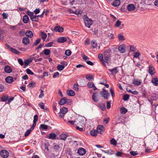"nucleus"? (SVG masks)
<instances>
[{
	"instance_id": "obj_1",
	"label": "nucleus",
	"mask_w": 158,
	"mask_h": 158,
	"mask_svg": "<svg viewBox=\"0 0 158 158\" xmlns=\"http://www.w3.org/2000/svg\"><path fill=\"white\" fill-rule=\"evenodd\" d=\"M110 52V50L109 49L106 50H105L104 53L105 54H106V56H105L104 57V60L102 62V64L105 66H106L105 63H108V61L109 60V59L110 56H109V54Z\"/></svg>"
},
{
	"instance_id": "obj_2",
	"label": "nucleus",
	"mask_w": 158,
	"mask_h": 158,
	"mask_svg": "<svg viewBox=\"0 0 158 158\" xmlns=\"http://www.w3.org/2000/svg\"><path fill=\"white\" fill-rule=\"evenodd\" d=\"M68 111L67 108L63 107L60 110V111L58 113V116L61 118H63L64 115Z\"/></svg>"
},
{
	"instance_id": "obj_3",
	"label": "nucleus",
	"mask_w": 158,
	"mask_h": 158,
	"mask_svg": "<svg viewBox=\"0 0 158 158\" xmlns=\"http://www.w3.org/2000/svg\"><path fill=\"white\" fill-rule=\"evenodd\" d=\"M100 94L105 99H107L110 96L109 92L104 88L103 89L102 91L100 92Z\"/></svg>"
},
{
	"instance_id": "obj_4",
	"label": "nucleus",
	"mask_w": 158,
	"mask_h": 158,
	"mask_svg": "<svg viewBox=\"0 0 158 158\" xmlns=\"http://www.w3.org/2000/svg\"><path fill=\"white\" fill-rule=\"evenodd\" d=\"M85 26L88 28H89L90 26L92 24L93 21L88 18H86L84 20Z\"/></svg>"
},
{
	"instance_id": "obj_5",
	"label": "nucleus",
	"mask_w": 158,
	"mask_h": 158,
	"mask_svg": "<svg viewBox=\"0 0 158 158\" xmlns=\"http://www.w3.org/2000/svg\"><path fill=\"white\" fill-rule=\"evenodd\" d=\"M1 156L3 158H6L9 156V153L6 150H2L0 152Z\"/></svg>"
},
{
	"instance_id": "obj_6",
	"label": "nucleus",
	"mask_w": 158,
	"mask_h": 158,
	"mask_svg": "<svg viewBox=\"0 0 158 158\" xmlns=\"http://www.w3.org/2000/svg\"><path fill=\"white\" fill-rule=\"evenodd\" d=\"M104 128L102 125H98L97 128V131L100 134H102L104 132Z\"/></svg>"
},
{
	"instance_id": "obj_7",
	"label": "nucleus",
	"mask_w": 158,
	"mask_h": 158,
	"mask_svg": "<svg viewBox=\"0 0 158 158\" xmlns=\"http://www.w3.org/2000/svg\"><path fill=\"white\" fill-rule=\"evenodd\" d=\"M148 73L152 76L154 75L156 73L155 68L153 66H149Z\"/></svg>"
},
{
	"instance_id": "obj_8",
	"label": "nucleus",
	"mask_w": 158,
	"mask_h": 158,
	"mask_svg": "<svg viewBox=\"0 0 158 158\" xmlns=\"http://www.w3.org/2000/svg\"><path fill=\"white\" fill-rule=\"evenodd\" d=\"M86 153L85 150L82 148H80L78 150L77 153L80 155L83 156Z\"/></svg>"
},
{
	"instance_id": "obj_9",
	"label": "nucleus",
	"mask_w": 158,
	"mask_h": 158,
	"mask_svg": "<svg viewBox=\"0 0 158 158\" xmlns=\"http://www.w3.org/2000/svg\"><path fill=\"white\" fill-rule=\"evenodd\" d=\"M118 50L122 53H125L126 51L125 46L124 44L120 45L118 47Z\"/></svg>"
},
{
	"instance_id": "obj_10",
	"label": "nucleus",
	"mask_w": 158,
	"mask_h": 158,
	"mask_svg": "<svg viewBox=\"0 0 158 158\" xmlns=\"http://www.w3.org/2000/svg\"><path fill=\"white\" fill-rule=\"evenodd\" d=\"M4 69L5 72L7 73H10L12 71L11 68L8 65L6 66Z\"/></svg>"
},
{
	"instance_id": "obj_11",
	"label": "nucleus",
	"mask_w": 158,
	"mask_h": 158,
	"mask_svg": "<svg viewBox=\"0 0 158 158\" xmlns=\"http://www.w3.org/2000/svg\"><path fill=\"white\" fill-rule=\"evenodd\" d=\"M54 30L55 31L62 32L64 31V28L62 27L58 26L55 27L54 28Z\"/></svg>"
},
{
	"instance_id": "obj_12",
	"label": "nucleus",
	"mask_w": 158,
	"mask_h": 158,
	"mask_svg": "<svg viewBox=\"0 0 158 158\" xmlns=\"http://www.w3.org/2000/svg\"><path fill=\"white\" fill-rule=\"evenodd\" d=\"M30 42L29 39L27 37H23L22 40L23 43L25 45H28Z\"/></svg>"
},
{
	"instance_id": "obj_13",
	"label": "nucleus",
	"mask_w": 158,
	"mask_h": 158,
	"mask_svg": "<svg viewBox=\"0 0 158 158\" xmlns=\"http://www.w3.org/2000/svg\"><path fill=\"white\" fill-rule=\"evenodd\" d=\"M33 60V58L31 57V58L25 60L24 62V65L26 66H27L28 65L31 64Z\"/></svg>"
},
{
	"instance_id": "obj_14",
	"label": "nucleus",
	"mask_w": 158,
	"mask_h": 158,
	"mask_svg": "<svg viewBox=\"0 0 158 158\" xmlns=\"http://www.w3.org/2000/svg\"><path fill=\"white\" fill-rule=\"evenodd\" d=\"M51 52L49 49H44L42 52H40V55H41V54H43V53L44 54L48 56L49 55L50 53Z\"/></svg>"
},
{
	"instance_id": "obj_15",
	"label": "nucleus",
	"mask_w": 158,
	"mask_h": 158,
	"mask_svg": "<svg viewBox=\"0 0 158 158\" xmlns=\"http://www.w3.org/2000/svg\"><path fill=\"white\" fill-rule=\"evenodd\" d=\"M98 94L97 92H94L92 96V98L93 100L95 102H97L99 99L97 97V95Z\"/></svg>"
},
{
	"instance_id": "obj_16",
	"label": "nucleus",
	"mask_w": 158,
	"mask_h": 158,
	"mask_svg": "<svg viewBox=\"0 0 158 158\" xmlns=\"http://www.w3.org/2000/svg\"><path fill=\"white\" fill-rule=\"evenodd\" d=\"M67 40L66 38L64 37H61L57 39V41L59 43H64Z\"/></svg>"
},
{
	"instance_id": "obj_17",
	"label": "nucleus",
	"mask_w": 158,
	"mask_h": 158,
	"mask_svg": "<svg viewBox=\"0 0 158 158\" xmlns=\"http://www.w3.org/2000/svg\"><path fill=\"white\" fill-rule=\"evenodd\" d=\"M127 8L128 11H132L134 10L135 7L133 4H130L127 6Z\"/></svg>"
},
{
	"instance_id": "obj_18",
	"label": "nucleus",
	"mask_w": 158,
	"mask_h": 158,
	"mask_svg": "<svg viewBox=\"0 0 158 158\" xmlns=\"http://www.w3.org/2000/svg\"><path fill=\"white\" fill-rule=\"evenodd\" d=\"M40 36L44 41H45L47 37L46 33L43 31H41L40 33Z\"/></svg>"
},
{
	"instance_id": "obj_19",
	"label": "nucleus",
	"mask_w": 158,
	"mask_h": 158,
	"mask_svg": "<svg viewBox=\"0 0 158 158\" xmlns=\"http://www.w3.org/2000/svg\"><path fill=\"white\" fill-rule=\"evenodd\" d=\"M67 99L66 98H63L60 100L59 102V104L60 105H63L67 102Z\"/></svg>"
},
{
	"instance_id": "obj_20",
	"label": "nucleus",
	"mask_w": 158,
	"mask_h": 158,
	"mask_svg": "<svg viewBox=\"0 0 158 158\" xmlns=\"http://www.w3.org/2000/svg\"><path fill=\"white\" fill-rule=\"evenodd\" d=\"M118 38L119 40L123 41L125 40V38L123 36V33H121L118 34Z\"/></svg>"
},
{
	"instance_id": "obj_21",
	"label": "nucleus",
	"mask_w": 158,
	"mask_h": 158,
	"mask_svg": "<svg viewBox=\"0 0 158 158\" xmlns=\"http://www.w3.org/2000/svg\"><path fill=\"white\" fill-rule=\"evenodd\" d=\"M120 4V2L119 0H114L112 3V5L115 6L117 7Z\"/></svg>"
},
{
	"instance_id": "obj_22",
	"label": "nucleus",
	"mask_w": 158,
	"mask_h": 158,
	"mask_svg": "<svg viewBox=\"0 0 158 158\" xmlns=\"http://www.w3.org/2000/svg\"><path fill=\"white\" fill-rule=\"evenodd\" d=\"M141 80L139 79L134 80L133 81V83L135 85L138 86L141 83Z\"/></svg>"
},
{
	"instance_id": "obj_23",
	"label": "nucleus",
	"mask_w": 158,
	"mask_h": 158,
	"mask_svg": "<svg viewBox=\"0 0 158 158\" xmlns=\"http://www.w3.org/2000/svg\"><path fill=\"white\" fill-rule=\"evenodd\" d=\"M29 20L28 16L27 15H24L23 18V21L24 23H27Z\"/></svg>"
},
{
	"instance_id": "obj_24",
	"label": "nucleus",
	"mask_w": 158,
	"mask_h": 158,
	"mask_svg": "<svg viewBox=\"0 0 158 158\" xmlns=\"http://www.w3.org/2000/svg\"><path fill=\"white\" fill-rule=\"evenodd\" d=\"M6 81L7 83H11L13 81V78L11 76H8L6 78Z\"/></svg>"
},
{
	"instance_id": "obj_25",
	"label": "nucleus",
	"mask_w": 158,
	"mask_h": 158,
	"mask_svg": "<svg viewBox=\"0 0 158 158\" xmlns=\"http://www.w3.org/2000/svg\"><path fill=\"white\" fill-rule=\"evenodd\" d=\"M67 94L68 96H73L75 94L74 91L72 90H67Z\"/></svg>"
},
{
	"instance_id": "obj_26",
	"label": "nucleus",
	"mask_w": 158,
	"mask_h": 158,
	"mask_svg": "<svg viewBox=\"0 0 158 158\" xmlns=\"http://www.w3.org/2000/svg\"><path fill=\"white\" fill-rule=\"evenodd\" d=\"M56 137V135L53 133L49 134L48 135V138L52 139H55Z\"/></svg>"
},
{
	"instance_id": "obj_27",
	"label": "nucleus",
	"mask_w": 158,
	"mask_h": 158,
	"mask_svg": "<svg viewBox=\"0 0 158 158\" xmlns=\"http://www.w3.org/2000/svg\"><path fill=\"white\" fill-rule=\"evenodd\" d=\"M25 34L27 36L30 38H32L33 35L32 32L30 30L27 31L25 33Z\"/></svg>"
},
{
	"instance_id": "obj_28",
	"label": "nucleus",
	"mask_w": 158,
	"mask_h": 158,
	"mask_svg": "<svg viewBox=\"0 0 158 158\" xmlns=\"http://www.w3.org/2000/svg\"><path fill=\"white\" fill-rule=\"evenodd\" d=\"M151 81L154 85L155 86L158 85V78H153Z\"/></svg>"
},
{
	"instance_id": "obj_29",
	"label": "nucleus",
	"mask_w": 158,
	"mask_h": 158,
	"mask_svg": "<svg viewBox=\"0 0 158 158\" xmlns=\"http://www.w3.org/2000/svg\"><path fill=\"white\" fill-rule=\"evenodd\" d=\"M108 70L110 71L111 72V74L113 75L114 74H116L118 72V70L117 67H116L112 69H109Z\"/></svg>"
},
{
	"instance_id": "obj_30",
	"label": "nucleus",
	"mask_w": 158,
	"mask_h": 158,
	"mask_svg": "<svg viewBox=\"0 0 158 158\" xmlns=\"http://www.w3.org/2000/svg\"><path fill=\"white\" fill-rule=\"evenodd\" d=\"M97 131L95 130H92L90 132V135L94 137H96L97 135Z\"/></svg>"
},
{
	"instance_id": "obj_31",
	"label": "nucleus",
	"mask_w": 158,
	"mask_h": 158,
	"mask_svg": "<svg viewBox=\"0 0 158 158\" xmlns=\"http://www.w3.org/2000/svg\"><path fill=\"white\" fill-rule=\"evenodd\" d=\"M30 19L33 21L38 22L39 20V18L37 15H33L31 17Z\"/></svg>"
},
{
	"instance_id": "obj_32",
	"label": "nucleus",
	"mask_w": 158,
	"mask_h": 158,
	"mask_svg": "<svg viewBox=\"0 0 158 158\" xmlns=\"http://www.w3.org/2000/svg\"><path fill=\"white\" fill-rule=\"evenodd\" d=\"M120 113L122 114H125L127 112V110L124 107H123L120 109Z\"/></svg>"
},
{
	"instance_id": "obj_33",
	"label": "nucleus",
	"mask_w": 158,
	"mask_h": 158,
	"mask_svg": "<svg viewBox=\"0 0 158 158\" xmlns=\"http://www.w3.org/2000/svg\"><path fill=\"white\" fill-rule=\"evenodd\" d=\"M110 142L111 144L116 146L117 144V141L114 138H112L110 140Z\"/></svg>"
},
{
	"instance_id": "obj_34",
	"label": "nucleus",
	"mask_w": 158,
	"mask_h": 158,
	"mask_svg": "<svg viewBox=\"0 0 158 158\" xmlns=\"http://www.w3.org/2000/svg\"><path fill=\"white\" fill-rule=\"evenodd\" d=\"M10 51L14 54L19 55L20 53V52L15 48H10Z\"/></svg>"
},
{
	"instance_id": "obj_35",
	"label": "nucleus",
	"mask_w": 158,
	"mask_h": 158,
	"mask_svg": "<svg viewBox=\"0 0 158 158\" xmlns=\"http://www.w3.org/2000/svg\"><path fill=\"white\" fill-rule=\"evenodd\" d=\"M91 46L93 48H96L97 46V44L96 42V41L94 40H93L91 42Z\"/></svg>"
},
{
	"instance_id": "obj_36",
	"label": "nucleus",
	"mask_w": 158,
	"mask_h": 158,
	"mask_svg": "<svg viewBox=\"0 0 158 158\" xmlns=\"http://www.w3.org/2000/svg\"><path fill=\"white\" fill-rule=\"evenodd\" d=\"M36 55V54H33L31 56L32 58H33V60H34L35 62H37L39 61H40L42 60V58H39V59H35V57H34L35 55Z\"/></svg>"
},
{
	"instance_id": "obj_37",
	"label": "nucleus",
	"mask_w": 158,
	"mask_h": 158,
	"mask_svg": "<svg viewBox=\"0 0 158 158\" xmlns=\"http://www.w3.org/2000/svg\"><path fill=\"white\" fill-rule=\"evenodd\" d=\"M40 39H37L34 42L33 45V46H35L39 44L40 42Z\"/></svg>"
},
{
	"instance_id": "obj_38",
	"label": "nucleus",
	"mask_w": 158,
	"mask_h": 158,
	"mask_svg": "<svg viewBox=\"0 0 158 158\" xmlns=\"http://www.w3.org/2000/svg\"><path fill=\"white\" fill-rule=\"evenodd\" d=\"M60 137L61 139L65 140L67 137V135L66 134H62L60 135Z\"/></svg>"
},
{
	"instance_id": "obj_39",
	"label": "nucleus",
	"mask_w": 158,
	"mask_h": 158,
	"mask_svg": "<svg viewBox=\"0 0 158 158\" xmlns=\"http://www.w3.org/2000/svg\"><path fill=\"white\" fill-rule=\"evenodd\" d=\"M129 97H130V96L129 95L125 94V95H124L123 96V99L124 101H127L129 99Z\"/></svg>"
},
{
	"instance_id": "obj_40",
	"label": "nucleus",
	"mask_w": 158,
	"mask_h": 158,
	"mask_svg": "<svg viewBox=\"0 0 158 158\" xmlns=\"http://www.w3.org/2000/svg\"><path fill=\"white\" fill-rule=\"evenodd\" d=\"M40 127L44 130H47L48 128V126L45 124H42L40 125Z\"/></svg>"
},
{
	"instance_id": "obj_41",
	"label": "nucleus",
	"mask_w": 158,
	"mask_h": 158,
	"mask_svg": "<svg viewBox=\"0 0 158 158\" xmlns=\"http://www.w3.org/2000/svg\"><path fill=\"white\" fill-rule=\"evenodd\" d=\"M73 89L75 91H78L79 90L78 84H74L73 85Z\"/></svg>"
},
{
	"instance_id": "obj_42",
	"label": "nucleus",
	"mask_w": 158,
	"mask_h": 158,
	"mask_svg": "<svg viewBox=\"0 0 158 158\" xmlns=\"http://www.w3.org/2000/svg\"><path fill=\"white\" fill-rule=\"evenodd\" d=\"M140 55V53L139 52H135L134 53V57L135 58H139V56Z\"/></svg>"
},
{
	"instance_id": "obj_43",
	"label": "nucleus",
	"mask_w": 158,
	"mask_h": 158,
	"mask_svg": "<svg viewBox=\"0 0 158 158\" xmlns=\"http://www.w3.org/2000/svg\"><path fill=\"white\" fill-rule=\"evenodd\" d=\"M64 68V66L62 65L59 64L57 66V69L60 71L62 70Z\"/></svg>"
},
{
	"instance_id": "obj_44",
	"label": "nucleus",
	"mask_w": 158,
	"mask_h": 158,
	"mask_svg": "<svg viewBox=\"0 0 158 158\" xmlns=\"http://www.w3.org/2000/svg\"><path fill=\"white\" fill-rule=\"evenodd\" d=\"M8 99V97L7 96H4L1 97V100L2 102H5L7 101Z\"/></svg>"
},
{
	"instance_id": "obj_45",
	"label": "nucleus",
	"mask_w": 158,
	"mask_h": 158,
	"mask_svg": "<svg viewBox=\"0 0 158 158\" xmlns=\"http://www.w3.org/2000/svg\"><path fill=\"white\" fill-rule=\"evenodd\" d=\"M130 50L131 52H135L136 50V47L134 45L130 46Z\"/></svg>"
},
{
	"instance_id": "obj_46",
	"label": "nucleus",
	"mask_w": 158,
	"mask_h": 158,
	"mask_svg": "<svg viewBox=\"0 0 158 158\" xmlns=\"http://www.w3.org/2000/svg\"><path fill=\"white\" fill-rule=\"evenodd\" d=\"M121 22L119 20H118L116 21V23L115 24L114 26L116 27H118L120 26V25H121Z\"/></svg>"
},
{
	"instance_id": "obj_47",
	"label": "nucleus",
	"mask_w": 158,
	"mask_h": 158,
	"mask_svg": "<svg viewBox=\"0 0 158 158\" xmlns=\"http://www.w3.org/2000/svg\"><path fill=\"white\" fill-rule=\"evenodd\" d=\"M54 43L52 41L48 43L45 45V47H51L52 46Z\"/></svg>"
},
{
	"instance_id": "obj_48",
	"label": "nucleus",
	"mask_w": 158,
	"mask_h": 158,
	"mask_svg": "<svg viewBox=\"0 0 158 158\" xmlns=\"http://www.w3.org/2000/svg\"><path fill=\"white\" fill-rule=\"evenodd\" d=\"M72 53L71 51L70 50H66L65 52V54L66 56H70Z\"/></svg>"
},
{
	"instance_id": "obj_49",
	"label": "nucleus",
	"mask_w": 158,
	"mask_h": 158,
	"mask_svg": "<svg viewBox=\"0 0 158 158\" xmlns=\"http://www.w3.org/2000/svg\"><path fill=\"white\" fill-rule=\"evenodd\" d=\"M31 132V130H27L25 132L24 136L25 137H27L29 135Z\"/></svg>"
},
{
	"instance_id": "obj_50",
	"label": "nucleus",
	"mask_w": 158,
	"mask_h": 158,
	"mask_svg": "<svg viewBox=\"0 0 158 158\" xmlns=\"http://www.w3.org/2000/svg\"><path fill=\"white\" fill-rule=\"evenodd\" d=\"M98 57L100 61L102 63L103 59L102 55L101 54H99Z\"/></svg>"
},
{
	"instance_id": "obj_51",
	"label": "nucleus",
	"mask_w": 158,
	"mask_h": 158,
	"mask_svg": "<svg viewBox=\"0 0 158 158\" xmlns=\"http://www.w3.org/2000/svg\"><path fill=\"white\" fill-rule=\"evenodd\" d=\"M26 72L28 74H30L31 75H34V73L29 69H26Z\"/></svg>"
},
{
	"instance_id": "obj_52",
	"label": "nucleus",
	"mask_w": 158,
	"mask_h": 158,
	"mask_svg": "<svg viewBox=\"0 0 158 158\" xmlns=\"http://www.w3.org/2000/svg\"><path fill=\"white\" fill-rule=\"evenodd\" d=\"M40 94L39 96V98H41L43 97L44 96V94L43 93V91L42 89H40Z\"/></svg>"
},
{
	"instance_id": "obj_53",
	"label": "nucleus",
	"mask_w": 158,
	"mask_h": 158,
	"mask_svg": "<svg viewBox=\"0 0 158 158\" xmlns=\"http://www.w3.org/2000/svg\"><path fill=\"white\" fill-rule=\"evenodd\" d=\"M18 61L19 63V64L21 66H23L24 64L23 62V60L22 59L20 58H19L18 59Z\"/></svg>"
},
{
	"instance_id": "obj_54",
	"label": "nucleus",
	"mask_w": 158,
	"mask_h": 158,
	"mask_svg": "<svg viewBox=\"0 0 158 158\" xmlns=\"http://www.w3.org/2000/svg\"><path fill=\"white\" fill-rule=\"evenodd\" d=\"M108 37L110 39H113L115 38L114 35L112 34H110L108 35Z\"/></svg>"
},
{
	"instance_id": "obj_55",
	"label": "nucleus",
	"mask_w": 158,
	"mask_h": 158,
	"mask_svg": "<svg viewBox=\"0 0 158 158\" xmlns=\"http://www.w3.org/2000/svg\"><path fill=\"white\" fill-rule=\"evenodd\" d=\"M38 105L41 109H44V104L43 102H40V103H39Z\"/></svg>"
},
{
	"instance_id": "obj_56",
	"label": "nucleus",
	"mask_w": 158,
	"mask_h": 158,
	"mask_svg": "<svg viewBox=\"0 0 158 158\" xmlns=\"http://www.w3.org/2000/svg\"><path fill=\"white\" fill-rule=\"evenodd\" d=\"M38 120V116L37 115H35L34 117V120L33 122L36 123Z\"/></svg>"
},
{
	"instance_id": "obj_57",
	"label": "nucleus",
	"mask_w": 158,
	"mask_h": 158,
	"mask_svg": "<svg viewBox=\"0 0 158 158\" xmlns=\"http://www.w3.org/2000/svg\"><path fill=\"white\" fill-rule=\"evenodd\" d=\"M94 85V83H92L91 82H89L88 83L87 86L89 88H92Z\"/></svg>"
},
{
	"instance_id": "obj_58",
	"label": "nucleus",
	"mask_w": 158,
	"mask_h": 158,
	"mask_svg": "<svg viewBox=\"0 0 158 158\" xmlns=\"http://www.w3.org/2000/svg\"><path fill=\"white\" fill-rule=\"evenodd\" d=\"M25 32L23 30H21L19 32V34L21 36H23L25 34Z\"/></svg>"
},
{
	"instance_id": "obj_59",
	"label": "nucleus",
	"mask_w": 158,
	"mask_h": 158,
	"mask_svg": "<svg viewBox=\"0 0 158 158\" xmlns=\"http://www.w3.org/2000/svg\"><path fill=\"white\" fill-rule=\"evenodd\" d=\"M111 102L110 101H108L107 102L106 108L107 109H110L111 107L110 105Z\"/></svg>"
},
{
	"instance_id": "obj_60",
	"label": "nucleus",
	"mask_w": 158,
	"mask_h": 158,
	"mask_svg": "<svg viewBox=\"0 0 158 158\" xmlns=\"http://www.w3.org/2000/svg\"><path fill=\"white\" fill-rule=\"evenodd\" d=\"M109 120H110L109 118H105L103 120L104 122H105V123L106 124H107L109 123Z\"/></svg>"
},
{
	"instance_id": "obj_61",
	"label": "nucleus",
	"mask_w": 158,
	"mask_h": 158,
	"mask_svg": "<svg viewBox=\"0 0 158 158\" xmlns=\"http://www.w3.org/2000/svg\"><path fill=\"white\" fill-rule=\"evenodd\" d=\"M107 153L109 155H111L114 154V152L111 150H109L107 151Z\"/></svg>"
},
{
	"instance_id": "obj_62",
	"label": "nucleus",
	"mask_w": 158,
	"mask_h": 158,
	"mask_svg": "<svg viewBox=\"0 0 158 158\" xmlns=\"http://www.w3.org/2000/svg\"><path fill=\"white\" fill-rule=\"evenodd\" d=\"M130 154L133 156H135L137 155L138 154V153L136 151H131L130 152Z\"/></svg>"
},
{
	"instance_id": "obj_63",
	"label": "nucleus",
	"mask_w": 158,
	"mask_h": 158,
	"mask_svg": "<svg viewBox=\"0 0 158 158\" xmlns=\"http://www.w3.org/2000/svg\"><path fill=\"white\" fill-rule=\"evenodd\" d=\"M27 14L30 17H31L33 15V13L28 10L27 12Z\"/></svg>"
},
{
	"instance_id": "obj_64",
	"label": "nucleus",
	"mask_w": 158,
	"mask_h": 158,
	"mask_svg": "<svg viewBox=\"0 0 158 158\" xmlns=\"http://www.w3.org/2000/svg\"><path fill=\"white\" fill-rule=\"evenodd\" d=\"M122 152L119 151L117 152L116 154V156L118 157L122 156Z\"/></svg>"
}]
</instances>
